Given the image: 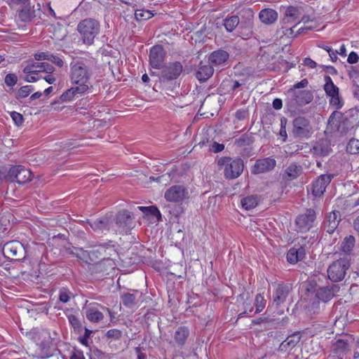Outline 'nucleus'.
<instances>
[{"instance_id":"nucleus-1","label":"nucleus","mask_w":359,"mask_h":359,"mask_svg":"<svg viewBox=\"0 0 359 359\" xmlns=\"http://www.w3.org/2000/svg\"><path fill=\"white\" fill-rule=\"evenodd\" d=\"M76 30L80 34V39L83 43L91 46L100 34V24L94 18H86L78 23Z\"/></svg>"},{"instance_id":"nucleus-2","label":"nucleus","mask_w":359,"mask_h":359,"mask_svg":"<svg viewBox=\"0 0 359 359\" xmlns=\"http://www.w3.org/2000/svg\"><path fill=\"white\" fill-rule=\"evenodd\" d=\"M91 72L89 67L83 61H77L70 65V79L72 83L79 87H85L84 90L90 88Z\"/></svg>"},{"instance_id":"nucleus-3","label":"nucleus","mask_w":359,"mask_h":359,"mask_svg":"<svg viewBox=\"0 0 359 359\" xmlns=\"http://www.w3.org/2000/svg\"><path fill=\"white\" fill-rule=\"evenodd\" d=\"M218 165L224 168V177L229 180L238 177L244 168L243 161L241 158L222 157L218 161Z\"/></svg>"},{"instance_id":"nucleus-4","label":"nucleus","mask_w":359,"mask_h":359,"mask_svg":"<svg viewBox=\"0 0 359 359\" xmlns=\"http://www.w3.org/2000/svg\"><path fill=\"white\" fill-rule=\"evenodd\" d=\"M33 175L29 169L22 165H14L10 168L6 179L10 182H16L19 184H25L30 182Z\"/></svg>"},{"instance_id":"nucleus-5","label":"nucleus","mask_w":359,"mask_h":359,"mask_svg":"<svg viewBox=\"0 0 359 359\" xmlns=\"http://www.w3.org/2000/svg\"><path fill=\"white\" fill-rule=\"evenodd\" d=\"M2 253L8 259L22 260L26 257V250L24 245L17 241H12L4 245Z\"/></svg>"},{"instance_id":"nucleus-6","label":"nucleus","mask_w":359,"mask_h":359,"mask_svg":"<svg viewBox=\"0 0 359 359\" xmlns=\"http://www.w3.org/2000/svg\"><path fill=\"white\" fill-rule=\"evenodd\" d=\"M158 77L161 82H168L177 79L183 71V66L180 62H169L163 65Z\"/></svg>"},{"instance_id":"nucleus-7","label":"nucleus","mask_w":359,"mask_h":359,"mask_svg":"<svg viewBox=\"0 0 359 359\" xmlns=\"http://www.w3.org/2000/svg\"><path fill=\"white\" fill-rule=\"evenodd\" d=\"M348 266V261L345 258L334 262L327 269L328 278L332 282L341 281L344 278Z\"/></svg>"},{"instance_id":"nucleus-8","label":"nucleus","mask_w":359,"mask_h":359,"mask_svg":"<svg viewBox=\"0 0 359 359\" xmlns=\"http://www.w3.org/2000/svg\"><path fill=\"white\" fill-rule=\"evenodd\" d=\"M133 217L127 210L119 211L115 217L116 231L128 233L133 228Z\"/></svg>"},{"instance_id":"nucleus-9","label":"nucleus","mask_w":359,"mask_h":359,"mask_svg":"<svg viewBox=\"0 0 359 359\" xmlns=\"http://www.w3.org/2000/svg\"><path fill=\"white\" fill-rule=\"evenodd\" d=\"M164 198L169 202L181 203L189 198V192L183 185H173L165 191Z\"/></svg>"},{"instance_id":"nucleus-10","label":"nucleus","mask_w":359,"mask_h":359,"mask_svg":"<svg viewBox=\"0 0 359 359\" xmlns=\"http://www.w3.org/2000/svg\"><path fill=\"white\" fill-rule=\"evenodd\" d=\"M292 134L294 137H309L312 126L309 119L303 116L296 117L292 122Z\"/></svg>"},{"instance_id":"nucleus-11","label":"nucleus","mask_w":359,"mask_h":359,"mask_svg":"<svg viewBox=\"0 0 359 359\" xmlns=\"http://www.w3.org/2000/svg\"><path fill=\"white\" fill-rule=\"evenodd\" d=\"M316 219L315 210L310 208L307 209L306 212L299 215L297 217L295 224L300 232H306L312 228Z\"/></svg>"},{"instance_id":"nucleus-12","label":"nucleus","mask_w":359,"mask_h":359,"mask_svg":"<svg viewBox=\"0 0 359 359\" xmlns=\"http://www.w3.org/2000/svg\"><path fill=\"white\" fill-rule=\"evenodd\" d=\"M333 177L332 174L320 175L311 184L312 194L316 197L321 196Z\"/></svg>"},{"instance_id":"nucleus-13","label":"nucleus","mask_w":359,"mask_h":359,"mask_svg":"<svg viewBox=\"0 0 359 359\" xmlns=\"http://www.w3.org/2000/svg\"><path fill=\"white\" fill-rule=\"evenodd\" d=\"M149 57L150 66L160 69L164 63L165 52L162 46L156 45L150 49Z\"/></svg>"},{"instance_id":"nucleus-14","label":"nucleus","mask_w":359,"mask_h":359,"mask_svg":"<svg viewBox=\"0 0 359 359\" xmlns=\"http://www.w3.org/2000/svg\"><path fill=\"white\" fill-rule=\"evenodd\" d=\"M276 161L273 158H260L256 161L255 165L252 168V174L259 175L270 172L274 169Z\"/></svg>"},{"instance_id":"nucleus-15","label":"nucleus","mask_w":359,"mask_h":359,"mask_svg":"<svg viewBox=\"0 0 359 359\" xmlns=\"http://www.w3.org/2000/svg\"><path fill=\"white\" fill-rule=\"evenodd\" d=\"M341 213L338 210H333L325 215L323 223V228L326 232L331 234L334 232L341 221Z\"/></svg>"},{"instance_id":"nucleus-16","label":"nucleus","mask_w":359,"mask_h":359,"mask_svg":"<svg viewBox=\"0 0 359 359\" xmlns=\"http://www.w3.org/2000/svg\"><path fill=\"white\" fill-rule=\"evenodd\" d=\"M342 117L341 113L334 111L330 116L328 119L329 125H334L337 126V130L341 133H346L350 129L353 127V123L348 120L346 118H344L341 121L338 122L337 119H339Z\"/></svg>"},{"instance_id":"nucleus-17","label":"nucleus","mask_w":359,"mask_h":359,"mask_svg":"<svg viewBox=\"0 0 359 359\" xmlns=\"http://www.w3.org/2000/svg\"><path fill=\"white\" fill-rule=\"evenodd\" d=\"M332 151L331 142L327 138H322L315 142L311 149L314 156L324 157L330 155Z\"/></svg>"},{"instance_id":"nucleus-18","label":"nucleus","mask_w":359,"mask_h":359,"mask_svg":"<svg viewBox=\"0 0 359 359\" xmlns=\"http://www.w3.org/2000/svg\"><path fill=\"white\" fill-rule=\"evenodd\" d=\"M289 93L292 94V101L298 107H302L312 102L313 95L312 91L304 90L299 91H293L292 89L289 90Z\"/></svg>"},{"instance_id":"nucleus-19","label":"nucleus","mask_w":359,"mask_h":359,"mask_svg":"<svg viewBox=\"0 0 359 359\" xmlns=\"http://www.w3.org/2000/svg\"><path fill=\"white\" fill-rule=\"evenodd\" d=\"M92 229L97 233H106L111 229V222L109 217H103L94 221H88Z\"/></svg>"},{"instance_id":"nucleus-20","label":"nucleus","mask_w":359,"mask_h":359,"mask_svg":"<svg viewBox=\"0 0 359 359\" xmlns=\"http://www.w3.org/2000/svg\"><path fill=\"white\" fill-rule=\"evenodd\" d=\"M229 53L224 50H217L211 53L208 57V62L211 66L222 67L229 59Z\"/></svg>"},{"instance_id":"nucleus-21","label":"nucleus","mask_w":359,"mask_h":359,"mask_svg":"<svg viewBox=\"0 0 359 359\" xmlns=\"http://www.w3.org/2000/svg\"><path fill=\"white\" fill-rule=\"evenodd\" d=\"M213 73L214 69L210 63L204 64L201 62L196 71L195 76L201 83H203L208 81L213 75Z\"/></svg>"},{"instance_id":"nucleus-22","label":"nucleus","mask_w":359,"mask_h":359,"mask_svg":"<svg viewBox=\"0 0 359 359\" xmlns=\"http://www.w3.org/2000/svg\"><path fill=\"white\" fill-rule=\"evenodd\" d=\"M350 341L347 338L336 339L331 346V351L337 356L344 355L350 351Z\"/></svg>"},{"instance_id":"nucleus-23","label":"nucleus","mask_w":359,"mask_h":359,"mask_svg":"<svg viewBox=\"0 0 359 359\" xmlns=\"http://www.w3.org/2000/svg\"><path fill=\"white\" fill-rule=\"evenodd\" d=\"M301 335L299 332H295L287 337V339L283 341L278 348V351L281 352H286L289 350L292 349L299 342Z\"/></svg>"},{"instance_id":"nucleus-24","label":"nucleus","mask_w":359,"mask_h":359,"mask_svg":"<svg viewBox=\"0 0 359 359\" xmlns=\"http://www.w3.org/2000/svg\"><path fill=\"white\" fill-rule=\"evenodd\" d=\"M278 13L272 8L262 9L259 13V18L265 25L274 24L278 19Z\"/></svg>"},{"instance_id":"nucleus-25","label":"nucleus","mask_w":359,"mask_h":359,"mask_svg":"<svg viewBox=\"0 0 359 359\" xmlns=\"http://www.w3.org/2000/svg\"><path fill=\"white\" fill-rule=\"evenodd\" d=\"M305 249L300 246L298 248H292L287 253V261L292 264L297 263L299 261L302 260L305 257Z\"/></svg>"},{"instance_id":"nucleus-26","label":"nucleus","mask_w":359,"mask_h":359,"mask_svg":"<svg viewBox=\"0 0 359 359\" xmlns=\"http://www.w3.org/2000/svg\"><path fill=\"white\" fill-rule=\"evenodd\" d=\"M301 14L299 8L292 6H288L285 9L282 22L283 24L293 23L299 18Z\"/></svg>"},{"instance_id":"nucleus-27","label":"nucleus","mask_w":359,"mask_h":359,"mask_svg":"<svg viewBox=\"0 0 359 359\" xmlns=\"http://www.w3.org/2000/svg\"><path fill=\"white\" fill-rule=\"evenodd\" d=\"M289 292L290 290L288 286L285 285H278L273 294V303L277 306L283 303L285 301Z\"/></svg>"},{"instance_id":"nucleus-28","label":"nucleus","mask_w":359,"mask_h":359,"mask_svg":"<svg viewBox=\"0 0 359 359\" xmlns=\"http://www.w3.org/2000/svg\"><path fill=\"white\" fill-rule=\"evenodd\" d=\"M85 87H72L64 92L60 97V99L62 102H69L72 101L75 95H82L85 93L86 91L84 90Z\"/></svg>"},{"instance_id":"nucleus-29","label":"nucleus","mask_w":359,"mask_h":359,"mask_svg":"<svg viewBox=\"0 0 359 359\" xmlns=\"http://www.w3.org/2000/svg\"><path fill=\"white\" fill-rule=\"evenodd\" d=\"M189 335V330L184 326L177 328L175 332L174 339L178 346H182Z\"/></svg>"},{"instance_id":"nucleus-30","label":"nucleus","mask_w":359,"mask_h":359,"mask_svg":"<svg viewBox=\"0 0 359 359\" xmlns=\"http://www.w3.org/2000/svg\"><path fill=\"white\" fill-rule=\"evenodd\" d=\"M303 172V168L300 165L291 163L285 170V174L287 180H292L297 178Z\"/></svg>"},{"instance_id":"nucleus-31","label":"nucleus","mask_w":359,"mask_h":359,"mask_svg":"<svg viewBox=\"0 0 359 359\" xmlns=\"http://www.w3.org/2000/svg\"><path fill=\"white\" fill-rule=\"evenodd\" d=\"M324 81L325 84L323 86V89L328 97L339 93V88L334 84L330 76L325 75L324 76Z\"/></svg>"},{"instance_id":"nucleus-32","label":"nucleus","mask_w":359,"mask_h":359,"mask_svg":"<svg viewBox=\"0 0 359 359\" xmlns=\"http://www.w3.org/2000/svg\"><path fill=\"white\" fill-rule=\"evenodd\" d=\"M240 23V19L238 15H231L226 18L223 20V25L229 32H233Z\"/></svg>"},{"instance_id":"nucleus-33","label":"nucleus","mask_w":359,"mask_h":359,"mask_svg":"<svg viewBox=\"0 0 359 359\" xmlns=\"http://www.w3.org/2000/svg\"><path fill=\"white\" fill-rule=\"evenodd\" d=\"M316 296L319 300L326 302L333 297L334 292L326 287H319L316 290Z\"/></svg>"},{"instance_id":"nucleus-34","label":"nucleus","mask_w":359,"mask_h":359,"mask_svg":"<svg viewBox=\"0 0 359 359\" xmlns=\"http://www.w3.org/2000/svg\"><path fill=\"white\" fill-rule=\"evenodd\" d=\"M86 316L87 319L93 323H99L104 318L102 313L95 308H88L86 311Z\"/></svg>"},{"instance_id":"nucleus-35","label":"nucleus","mask_w":359,"mask_h":359,"mask_svg":"<svg viewBox=\"0 0 359 359\" xmlns=\"http://www.w3.org/2000/svg\"><path fill=\"white\" fill-rule=\"evenodd\" d=\"M34 70H36V74L39 75V72H46L48 74L53 73L55 71V68L48 62H32Z\"/></svg>"},{"instance_id":"nucleus-36","label":"nucleus","mask_w":359,"mask_h":359,"mask_svg":"<svg viewBox=\"0 0 359 359\" xmlns=\"http://www.w3.org/2000/svg\"><path fill=\"white\" fill-rule=\"evenodd\" d=\"M259 203L258 198L256 196H249L241 200V205L245 210L255 208Z\"/></svg>"},{"instance_id":"nucleus-37","label":"nucleus","mask_w":359,"mask_h":359,"mask_svg":"<svg viewBox=\"0 0 359 359\" xmlns=\"http://www.w3.org/2000/svg\"><path fill=\"white\" fill-rule=\"evenodd\" d=\"M138 208L142 211L146 215L154 216L157 218L158 221L161 219V215L159 210L154 205L149 207L139 206Z\"/></svg>"},{"instance_id":"nucleus-38","label":"nucleus","mask_w":359,"mask_h":359,"mask_svg":"<svg viewBox=\"0 0 359 359\" xmlns=\"http://www.w3.org/2000/svg\"><path fill=\"white\" fill-rule=\"evenodd\" d=\"M18 17L22 22H29L35 17L34 11L28 7H25L20 11Z\"/></svg>"},{"instance_id":"nucleus-39","label":"nucleus","mask_w":359,"mask_h":359,"mask_svg":"<svg viewBox=\"0 0 359 359\" xmlns=\"http://www.w3.org/2000/svg\"><path fill=\"white\" fill-rule=\"evenodd\" d=\"M67 318L69 320V323L72 325V327L74 328V331L76 332L80 333L83 330V326L81 320L79 318L74 315V314H69L67 316Z\"/></svg>"},{"instance_id":"nucleus-40","label":"nucleus","mask_w":359,"mask_h":359,"mask_svg":"<svg viewBox=\"0 0 359 359\" xmlns=\"http://www.w3.org/2000/svg\"><path fill=\"white\" fill-rule=\"evenodd\" d=\"M123 304L128 308H133L136 304V298L134 294L125 293L121 296Z\"/></svg>"},{"instance_id":"nucleus-41","label":"nucleus","mask_w":359,"mask_h":359,"mask_svg":"<svg viewBox=\"0 0 359 359\" xmlns=\"http://www.w3.org/2000/svg\"><path fill=\"white\" fill-rule=\"evenodd\" d=\"M330 98V104L331 107L334 108L337 110L341 109L344 105V100L342 97L339 95V93L337 94L329 96Z\"/></svg>"},{"instance_id":"nucleus-42","label":"nucleus","mask_w":359,"mask_h":359,"mask_svg":"<svg viewBox=\"0 0 359 359\" xmlns=\"http://www.w3.org/2000/svg\"><path fill=\"white\" fill-rule=\"evenodd\" d=\"M74 294L67 287H62L59 291V299L62 303L68 302Z\"/></svg>"},{"instance_id":"nucleus-43","label":"nucleus","mask_w":359,"mask_h":359,"mask_svg":"<svg viewBox=\"0 0 359 359\" xmlns=\"http://www.w3.org/2000/svg\"><path fill=\"white\" fill-rule=\"evenodd\" d=\"M355 241V238L352 236L346 237L341 244V250L343 252H349L353 249Z\"/></svg>"},{"instance_id":"nucleus-44","label":"nucleus","mask_w":359,"mask_h":359,"mask_svg":"<svg viewBox=\"0 0 359 359\" xmlns=\"http://www.w3.org/2000/svg\"><path fill=\"white\" fill-rule=\"evenodd\" d=\"M346 151L351 154H359V140L351 139L346 146Z\"/></svg>"},{"instance_id":"nucleus-45","label":"nucleus","mask_w":359,"mask_h":359,"mask_svg":"<svg viewBox=\"0 0 359 359\" xmlns=\"http://www.w3.org/2000/svg\"><path fill=\"white\" fill-rule=\"evenodd\" d=\"M154 15L150 11L137 9L135 11V16L137 20H146L152 18Z\"/></svg>"},{"instance_id":"nucleus-46","label":"nucleus","mask_w":359,"mask_h":359,"mask_svg":"<svg viewBox=\"0 0 359 359\" xmlns=\"http://www.w3.org/2000/svg\"><path fill=\"white\" fill-rule=\"evenodd\" d=\"M252 142L251 136L246 133L242 135L239 138L235 140V144L239 147L250 145Z\"/></svg>"},{"instance_id":"nucleus-47","label":"nucleus","mask_w":359,"mask_h":359,"mask_svg":"<svg viewBox=\"0 0 359 359\" xmlns=\"http://www.w3.org/2000/svg\"><path fill=\"white\" fill-rule=\"evenodd\" d=\"M265 304L266 302L264 297L260 294H257L255 301V305L256 307L255 313H260L265 307Z\"/></svg>"},{"instance_id":"nucleus-48","label":"nucleus","mask_w":359,"mask_h":359,"mask_svg":"<svg viewBox=\"0 0 359 359\" xmlns=\"http://www.w3.org/2000/svg\"><path fill=\"white\" fill-rule=\"evenodd\" d=\"M33 90V88L31 86H25L21 87L18 93L17 98H23L27 97L30 93Z\"/></svg>"},{"instance_id":"nucleus-49","label":"nucleus","mask_w":359,"mask_h":359,"mask_svg":"<svg viewBox=\"0 0 359 359\" xmlns=\"http://www.w3.org/2000/svg\"><path fill=\"white\" fill-rule=\"evenodd\" d=\"M18 78L14 74H8L4 79L5 83L10 87H12L15 85L17 83Z\"/></svg>"},{"instance_id":"nucleus-50","label":"nucleus","mask_w":359,"mask_h":359,"mask_svg":"<svg viewBox=\"0 0 359 359\" xmlns=\"http://www.w3.org/2000/svg\"><path fill=\"white\" fill-rule=\"evenodd\" d=\"M106 336L109 339H119L122 336V332L118 330L112 329L107 331Z\"/></svg>"},{"instance_id":"nucleus-51","label":"nucleus","mask_w":359,"mask_h":359,"mask_svg":"<svg viewBox=\"0 0 359 359\" xmlns=\"http://www.w3.org/2000/svg\"><path fill=\"white\" fill-rule=\"evenodd\" d=\"M11 116L12 119L13 120L14 123L17 126H21L24 121L23 116L21 114L16 112V111H12L11 112Z\"/></svg>"},{"instance_id":"nucleus-52","label":"nucleus","mask_w":359,"mask_h":359,"mask_svg":"<svg viewBox=\"0 0 359 359\" xmlns=\"http://www.w3.org/2000/svg\"><path fill=\"white\" fill-rule=\"evenodd\" d=\"M76 251V252L75 257H76L79 259L87 262V259L89 257V253L87 251L79 248H77V250Z\"/></svg>"},{"instance_id":"nucleus-53","label":"nucleus","mask_w":359,"mask_h":359,"mask_svg":"<svg viewBox=\"0 0 359 359\" xmlns=\"http://www.w3.org/2000/svg\"><path fill=\"white\" fill-rule=\"evenodd\" d=\"M50 53L49 52H41V53H36L34 55V57L36 60H48L49 58V55H50Z\"/></svg>"},{"instance_id":"nucleus-54","label":"nucleus","mask_w":359,"mask_h":359,"mask_svg":"<svg viewBox=\"0 0 359 359\" xmlns=\"http://www.w3.org/2000/svg\"><path fill=\"white\" fill-rule=\"evenodd\" d=\"M48 61H51L55 65H56L59 67H62L63 66V60L58 56L53 55V54H50Z\"/></svg>"},{"instance_id":"nucleus-55","label":"nucleus","mask_w":359,"mask_h":359,"mask_svg":"<svg viewBox=\"0 0 359 359\" xmlns=\"http://www.w3.org/2000/svg\"><path fill=\"white\" fill-rule=\"evenodd\" d=\"M224 145L223 144H219L216 142H213L210 148V150L214 153H218L224 150Z\"/></svg>"},{"instance_id":"nucleus-56","label":"nucleus","mask_w":359,"mask_h":359,"mask_svg":"<svg viewBox=\"0 0 359 359\" xmlns=\"http://www.w3.org/2000/svg\"><path fill=\"white\" fill-rule=\"evenodd\" d=\"M33 62L28 63L24 68H23V73L25 74H36V70H34V68L33 67Z\"/></svg>"},{"instance_id":"nucleus-57","label":"nucleus","mask_w":359,"mask_h":359,"mask_svg":"<svg viewBox=\"0 0 359 359\" xmlns=\"http://www.w3.org/2000/svg\"><path fill=\"white\" fill-rule=\"evenodd\" d=\"M308 83H309L308 80L306 79H304L301 81L297 82V83H295L293 86L292 89L293 90V91H294L295 89L305 88L306 86H307Z\"/></svg>"},{"instance_id":"nucleus-58","label":"nucleus","mask_w":359,"mask_h":359,"mask_svg":"<svg viewBox=\"0 0 359 359\" xmlns=\"http://www.w3.org/2000/svg\"><path fill=\"white\" fill-rule=\"evenodd\" d=\"M359 57L355 52H351L348 57L347 61L350 64L356 63L358 61Z\"/></svg>"},{"instance_id":"nucleus-59","label":"nucleus","mask_w":359,"mask_h":359,"mask_svg":"<svg viewBox=\"0 0 359 359\" xmlns=\"http://www.w3.org/2000/svg\"><path fill=\"white\" fill-rule=\"evenodd\" d=\"M246 115L247 111L244 109H238L235 113L236 118L239 121L244 120L246 117Z\"/></svg>"},{"instance_id":"nucleus-60","label":"nucleus","mask_w":359,"mask_h":359,"mask_svg":"<svg viewBox=\"0 0 359 359\" xmlns=\"http://www.w3.org/2000/svg\"><path fill=\"white\" fill-rule=\"evenodd\" d=\"M170 177V175L168 174H165V175H161V176H158V177L156 178H154L153 177H150V180H156L157 181L158 183H163L164 182H168V179Z\"/></svg>"},{"instance_id":"nucleus-61","label":"nucleus","mask_w":359,"mask_h":359,"mask_svg":"<svg viewBox=\"0 0 359 359\" xmlns=\"http://www.w3.org/2000/svg\"><path fill=\"white\" fill-rule=\"evenodd\" d=\"M70 359H85L83 352L75 350L72 353Z\"/></svg>"},{"instance_id":"nucleus-62","label":"nucleus","mask_w":359,"mask_h":359,"mask_svg":"<svg viewBox=\"0 0 359 359\" xmlns=\"http://www.w3.org/2000/svg\"><path fill=\"white\" fill-rule=\"evenodd\" d=\"M304 64L309 68H315L317 65L316 62L309 57H306L304 60Z\"/></svg>"},{"instance_id":"nucleus-63","label":"nucleus","mask_w":359,"mask_h":359,"mask_svg":"<svg viewBox=\"0 0 359 359\" xmlns=\"http://www.w3.org/2000/svg\"><path fill=\"white\" fill-rule=\"evenodd\" d=\"M135 351L137 354V359H147L146 354L142 351V349L140 346L136 347Z\"/></svg>"},{"instance_id":"nucleus-64","label":"nucleus","mask_w":359,"mask_h":359,"mask_svg":"<svg viewBox=\"0 0 359 359\" xmlns=\"http://www.w3.org/2000/svg\"><path fill=\"white\" fill-rule=\"evenodd\" d=\"M272 105L275 109H280L283 107L282 100L279 98L274 99Z\"/></svg>"}]
</instances>
